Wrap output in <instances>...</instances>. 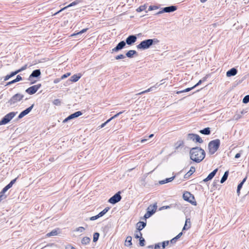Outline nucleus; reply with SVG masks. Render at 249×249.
<instances>
[{
  "label": "nucleus",
  "mask_w": 249,
  "mask_h": 249,
  "mask_svg": "<svg viewBox=\"0 0 249 249\" xmlns=\"http://www.w3.org/2000/svg\"><path fill=\"white\" fill-rule=\"evenodd\" d=\"M175 176H173V177L169 178H167L165 179L160 181L159 183L160 184H163L171 182L175 178Z\"/></svg>",
  "instance_id": "nucleus-23"
},
{
  "label": "nucleus",
  "mask_w": 249,
  "mask_h": 249,
  "mask_svg": "<svg viewBox=\"0 0 249 249\" xmlns=\"http://www.w3.org/2000/svg\"><path fill=\"white\" fill-rule=\"evenodd\" d=\"M183 199L189 202L192 204L196 205V202L195 201H194L195 199L194 196L193 195H192L190 192H186L183 195Z\"/></svg>",
  "instance_id": "nucleus-6"
},
{
  "label": "nucleus",
  "mask_w": 249,
  "mask_h": 249,
  "mask_svg": "<svg viewBox=\"0 0 249 249\" xmlns=\"http://www.w3.org/2000/svg\"><path fill=\"white\" fill-rule=\"evenodd\" d=\"M41 84L34 85L26 89L25 91L29 94H34L38 90V89L41 87Z\"/></svg>",
  "instance_id": "nucleus-8"
},
{
  "label": "nucleus",
  "mask_w": 249,
  "mask_h": 249,
  "mask_svg": "<svg viewBox=\"0 0 249 249\" xmlns=\"http://www.w3.org/2000/svg\"><path fill=\"white\" fill-rule=\"evenodd\" d=\"M157 206L156 204H155L153 205H150L148 208V211L147 213L144 214V218L147 219L150 217L155 212L157 209Z\"/></svg>",
  "instance_id": "nucleus-7"
},
{
  "label": "nucleus",
  "mask_w": 249,
  "mask_h": 249,
  "mask_svg": "<svg viewBox=\"0 0 249 249\" xmlns=\"http://www.w3.org/2000/svg\"><path fill=\"white\" fill-rule=\"evenodd\" d=\"M124 112V111H121V112H119V113H117L116 114H115V115H114L113 116H112V117H111L110 119H109L110 120V121H111V120L117 117L120 114H121L122 113H123V112Z\"/></svg>",
  "instance_id": "nucleus-48"
},
{
  "label": "nucleus",
  "mask_w": 249,
  "mask_h": 249,
  "mask_svg": "<svg viewBox=\"0 0 249 249\" xmlns=\"http://www.w3.org/2000/svg\"><path fill=\"white\" fill-rule=\"evenodd\" d=\"M160 245H161V243H159L155 245V249H160Z\"/></svg>",
  "instance_id": "nucleus-54"
},
{
  "label": "nucleus",
  "mask_w": 249,
  "mask_h": 249,
  "mask_svg": "<svg viewBox=\"0 0 249 249\" xmlns=\"http://www.w3.org/2000/svg\"><path fill=\"white\" fill-rule=\"evenodd\" d=\"M27 68V64H26V65H25L24 66H22V67L20 69H20V71H24V70H26Z\"/></svg>",
  "instance_id": "nucleus-56"
},
{
  "label": "nucleus",
  "mask_w": 249,
  "mask_h": 249,
  "mask_svg": "<svg viewBox=\"0 0 249 249\" xmlns=\"http://www.w3.org/2000/svg\"><path fill=\"white\" fill-rule=\"evenodd\" d=\"M228 175H229L228 171H227L224 173V174L223 176V177H222L221 180H220L221 183H224L227 179Z\"/></svg>",
  "instance_id": "nucleus-28"
},
{
  "label": "nucleus",
  "mask_w": 249,
  "mask_h": 249,
  "mask_svg": "<svg viewBox=\"0 0 249 249\" xmlns=\"http://www.w3.org/2000/svg\"><path fill=\"white\" fill-rule=\"evenodd\" d=\"M99 237V233L98 232H95L93 234V241L94 242H96Z\"/></svg>",
  "instance_id": "nucleus-35"
},
{
  "label": "nucleus",
  "mask_w": 249,
  "mask_h": 249,
  "mask_svg": "<svg viewBox=\"0 0 249 249\" xmlns=\"http://www.w3.org/2000/svg\"><path fill=\"white\" fill-rule=\"evenodd\" d=\"M15 75L13 73V72H11L10 74L9 75H7L5 77H4V81H7L8 80L9 78H10L11 77L14 76Z\"/></svg>",
  "instance_id": "nucleus-44"
},
{
  "label": "nucleus",
  "mask_w": 249,
  "mask_h": 249,
  "mask_svg": "<svg viewBox=\"0 0 249 249\" xmlns=\"http://www.w3.org/2000/svg\"><path fill=\"white\" fill-rule=\"evenodd\" d=\"M65 249H75L71 245H68L66 247Z\"/></svg>",
  "instance_id": "nucleus-61"
},
{
  "label": "nucleus",
  "mask_w": 249,
  "mask_h": 249,
  "mask_svg": "<svg viewBox=\"0 0 249 249\" xmlns=\"http://www.w3.org/2000/svg\"><path fill=\"white\" fill-rule=\"evenodd\" d=\"M6 197V196H2V195L0 194V202L3 199L5 198Z\"/></svg>",
  "instance_id": "nucleus-62"
},
{
  "label": "nucleus",
  "mask_w": 249,
  "mask_h": 249,
  "mask_svg": "<svg viewBox=\"0 0 249 249\" xmlns=\"http://www.w3.org/2000/svg\"><path fill=\"white\" fill-rule=\"evenodd\" d=\"M110 121L109 119L107 120L106 122H105L104 123L102 124L101 125V128H103L107 124L108 122H109Z\"/></svg>",
  "instance_id": "nucleus-55"
},
{
  "label": "nucleus",
  "mask_w": 249,
  "mask_h": 249,
  "mask_svg": "<svg viewBox=\"0 0 249 249\" xmlns=\"http://www.w3.org/2000/svg\"><path fill=\"white\" fill-rule=\"evenodd\" d=\"M182 235V232H180L179 233H178V235L175 237L176 239L177 240V239H178V238H179L181 237V236Z\"/></svg>",
  "instance_id": "nucleus-59"
},
{
  "label": "nucleus",
  "mask_w": 249,
  "mask_h": 249,
  "mask_svg": "<svg viewBox=\"0 0 249 249\" xmlns=\"http://www.w3.org/2000/svg\"><path fill=\"white\" fill-rule=\"evenodd\" d=\"M53 104L56 106H59L61 104V102L59 99H55L53 101Z\"/></svg>",
  "instance_id": "nucleus-45"
},
{
  "label": "nucleus",
  "mask_w": 249,
  "mask_h": 249,
  "mask_svg": "<svg viewBox=\"0 0 249 249\" xmlns=\"http://www.w3.org/2000/svg\"><path fill=\"white\" fill-rule=\"evenodd\" d=\"M15 83H16V82H15V80L14 79V80H12L11 81H10V82H8L7 84V85H11V84H14Z\"/></svg>",
  "instance_id": "nucleus-63"
},
{
  "label": "nucleus",
  "mask_w": 249,
  "mask_h": 249,
  "mask_svg": "<svg viewBox=\"0 0 249 249\" xmlns=\"http://www.w3.org/2000/svg\"><path fill=\"white\" fill-rule=\"evenodd\" d=\"M82 1V0H76L74 1L73 2H71V4L68 5V6H67L63 8H62L59 11H58V12H56L55 14H54V15H57V14L59 13L60 12H61V11L64 10L65 9H67L68 7H70L74 6V5H75L80 3V2H81Z\"/></svg>",
  "instance_id": "nucleus-16"
},
{
  "label": "nucleus",
  "mask_w": 249,
  "mask_h": 249,
  "mask_svg": "<svg viewBox=\"0 0 249 249\" xmlns=\"http://www.w3.org/2000/svg\"><path fill=\"white\" fill-rule=\"evenodd\" d=\"M61 80V78H56L53 81V83L54 84H56V83H59L60 81Z\"/></svg>",
  "instance_id": "nucleus-57"
},
{
  "label": "nucleus",
  "mask_w": 249,
  "mask_h": 249,
  "mask_svg": "<svg viewBox=\"0 0 249 249\" xmlns=\"http://www.w3.org/2000/svg\"><path fill=\"white\" fill-rule=\"evenodd\" d=\"M137 53V52L135 50H129L126 53V56L127 57L132 58L134 54Z\"/></svg>",
  "instance_id": "nucleus-24"
},
{
  "label": "nucleus",
  "mask_w": 249,
  "mask_h": 249,
  "mask_svg": "<svg viewBox=\"0 0 249 249\" xmlns=\"http://www.w3.org/2000/svg\"><path fill=\"white\" fill-rule=\"evenodd\" d=\"M237 70H236V69L233 68L230 69V70H229L226 72V76L227 77H231V76H234L237 74Z\"/></svg>",
  "instance_id": "nucleus-18"
},
{
  "label": "nucleus",
  "mask_w": 249,
  "mask_h": 249,
  "mask_svg": "<svg viewBox=\"0 0 249 249\" xmlns=\"http://www.w3.org/2000/svg\"><path fill=\"white\" fill-rule=\"evenodd\" d=\"M41 75V71L39 69H36L33 71L28 78V80L32 82L33 78H37Z\"/></svg>",
  "instance_id": "nucleus-12"
},
{
  "label": "nucleus",
  "mask_w": 249,
  "mask_h": 249,
  "mask_svg": "<svg viewBox=\"0 0 249 249\" xmlns=\"http://www.w3.org/2000/svg\"><path fill=\"white\" fill-rule=\"evenodd\" d=\"M85 231V228L83 227H79L76 229V231H79L80 232H83Z\"/></svg>",
  "instance_id": "nucleus-47"
},
{
  "label": "nucleus",
  "mask_w": 249,
  "mask_h": 249,
  "mask_svg": "<svg viewBox=\"0 0 249 249\" xmlns=\"http://www.w3.org/2000/svg\"><path fill=\"white\" fill-rule=\"evenodd\" d=\"M15 82H17L22 80V77L19 75H18L17 76L16 78L15 79Z\"/></svg>",
  "instance_id": "nucleus-51"
},
{
  "label": "nucleus",
  "mask_w": 249,
  "mask_h": 249,
  "mask_svg": "<svg viewBox=\"0 0 249 249\" xmlns=\"http://www.w3.org/2000/svg\"><path fill=\"white\" fill-rule=\"evenodd\" d=\"M160 85H158V83H157L154 86L151 87L150 88L148 89H146L145 90H144L143 91H142V92L137 94V95H142V94H144L145 93L150 92V91H152V89L154 88H156L158 87Z\"/></svg>",
  "instance_id": "nucleus-22"
},
{
  "label": "nucleus",
  "mask_w": 249,
  "mask_h": 249,
  "mask_svg": "<svg viewBox=\"0 0 249 249\" xmlns=\"http://www.w3.org/2000/svg\"><path fill=\"white\" fill-rule=\"evenodd\" d=\"M82 114V113L80 111H76L74 112L73 114H71V115H69L67 118H66L64 120L63 123H66L68 122L69 120H70L71 119H72L73 118L78 117L81 115Z\"/></svg>",
  "instance_id": "nucleus-13"
},
{
  "label": "nucleus",
  "mask_w": 249,
  "mask_h": 249,
  "mask_svg": "<svg viewBox=\"0 0 249 249\" xmlns=\"http://www.w3.org/2000/svg\"><path fill=\"white\" fill-rule=\"evenodd\" d=\"M124 58H125V56L122 54H119L118 55H117L116 56H115V58L116 60H119V59H124Z\"/></svg>",
  "instance_id": "nucleus-46"
},
{
  "label": "nucleus",
  "mask_w": 249,
  "mask_h": 249,
  "mask_svg": "<svg viewBox=\"0 0 249 249\" xmlns=\"http://www.w3.org/2000/svg\"><path fill=\"white\" fill-rule=\"evenodd\" d=\"M146 223L144 222H139L137 223L136 224L137 230L141 231L146 226Z\"/></svg>",
  "instance_id": "nucleus-20"
},
{
  "label": "nucleus",
  "mask_w": 249,
  "mask_h": 249,
  "mask_svg": "<svg viewBox=\"0 0 249 249\" xmlns=\"http://www.w3.org/2000/svg\"><path fill=\"white\" fill-rule=\"evenodd\" d=\"M90 241V238L89 237H84L81 240V243L83 245H87L89 243Z\"/></svg>",
  "instance_id": "nucleus-27"
},
{
  "label": "nucleus",
  "mask_w": 249,
  "mask_h": 249,
  "mask_svg": "<svg viewBox=\"0 0 249 249\" xmlns=\"http://www.w3.org/2000/svg\"><path fill=\"white\" fill-rule=\"evenodd\" d=\"M34 104H33L31 106H30V107H28L27 108H26V109H25L24 110L22 111L19 114V115L18 116V119H21L24 116H25L27 114H28L32 110V109H33V108L34 107Z\"/></svg>",
  "instance_id": "nucleus-15"
},
{
  "label": "nucleus",
  "mask_w": 249,
  "mask_h": 249,
  "mask_svg": "<svg viewBox=\"0 0 249 249\" xmlns=\"http://www.w3.org/2000/svg\"><path fill=\"white\" fill-rule=\"evenodd\" d=\"M142 233L140 232V231H136L135 233V237L137 239L142 237Z\"/></svg>",
  "instance_id": "nucleus-36"
},
{
  "label": "nucleus",
  "mask_w": 249,
  "mask_h": 249,
  "mask_svg": "<svg viewBox=\"0 0 249 249\" xmlns=\"http://www.w3.org/2000/svg\"><path fill=\"white\" fill-rule=\"evenodd\" d=\"M199 132L200 133L204 135H209L211 133V131L209 127H206L203 129L200 130Z\"/></svg>",
  "instance_id": "nucleus-26"
},
{
  "label": "nucleus",
  "mask_w": 249,
  "mask_h": 249,
  "mask_svg": "<svg viewBox=\"0 0 249 249\" xmlns=\"http://www.w3.org/2000/svg\"><path fill=\"white\" fill-rule=\"evenodd\" d=\"M177 9V7L176 6L172 5L168 7H164L162 10L158 12L156 15H159L164 12L170 13L176 11Z\"/></svg>",
  "instance_id": "nucleus-10"
},
{
  "label": "nucleus",
  "mask_w": 249,
  "mask_h": 249,
  "mask_svg": "<svg viewBox=\"0 0 249 249\" xmlns=\"http://www.w3.org/2000/svg\"><path fill=\"white\" fill-rule=\"evenodd\" d=\"M190 157L192 160L199 163L205 158V152L200 147H193L190 151Z\"/></svg>",
  "instance_id": "nucleus-1"
},
{
  "label": "nucleus",
  "mask_w": 249,
  "mask_h": 249,
  "mask_svg": "<svg viewBox=\"0 0 249 249\" xmlns=\"http://www.w3.org/2000/svg\"><path fill=\"white\" fill-rule=\"evenodd\" d=\"M243 102L245 104L249 102V95H247L244 97L243 99Z\"/></svg>",
  "instance_id": "nucleus-40"
},
{
  "label": "nucleus",
  "mask_w": 249,
  "mask_h": 249,
  "mask_svg": "<svg viewBox=\"0 0 249 249\" xmlns=\"http://www.w3.org/2000/svg\"><path fill=\"white\" fill-rule=\"evenodd\" d=\"M159 42V40L157 38L148 39L142 41L136 47L138 50H144L149 49L152 45L157 44Z\"/></svg>",
  "instance_id": "nucleus-2"
},
{
  "label": "nucleus",
  "mask_w": 249,
  "mask_h": 249,
  "mask_svg": "<svg viewBox=\"0 0 249 249\" xmlns=\"http://www.w3.org/2000/svg\"><path fill=\"white\" fill-rule=\"evenodd\" d=\"M101 215H100L99 213H98L97 215H95V216H92L91 217L89 218V220H91V221H93V220H95L100 217H101Z\"/></svg>",
  "instance_id": "nucleus-41"
},
{
  "label": "nucleus",
  "mask_w": 249,
  "mask_h": 249,
  "mask_svg": "<svg viewBox=\"0 0 249 249\" xmlns=\"http://www.w3.org/2000/svg\"><path fill=\"white\" fill-rule=\"evenodd\" d=\"M196 135H197V134H192V133L188 134L187 135V138L189 140H191L193 141H195V140H196L195 138H196Z\"/></svg>",
  "instance_id": "nucleus-31"
},
{
  "label": "nucleus",
  "mask_w": 249,
  "mask_h": 249,
  "mask_svg": "<svg viewBox=\"0 0 249 249\" xmlns=\"http://www.w3.org/2000/svg\"><path fill=\"white\" fill-rule=\"evenodd\" d=\"M220 142L219 139H216L211 141L208 144L209 153L210 154H213L218 149Z\"/></svg>",
  "instance_id": "nucleus-3"
},
{
  "label": "nucleus",
  "mask_w": 249,
  "mask_h": 249,
  "mask_svg": "<svg viewBox=\"0 0 249 249\" xmlns=\"http://www.w3.org/2000/svg\"><path fill=\"white\" fill-rule=\"evenodd\" d=\"M193 89H194V87H192L191 88H187V89H185L184 90H180V91H178L177 92V94H179V93H183V92H188V91H190L191 90H192Z\"/></svg>",
  "instance_id": "nucleus-34"
},
{
  "label": "nucleus",
  "mask_w": 249,
  "mask_h": 249,
  "mask_svg": "<svg viewBox=\"0 0 249 249\" xmlns=\"http://www.w3.org/2000/svg\"><path fill=\"white\" fill-rule=\"evenodd\" d=\"M17 112H11L6 114L0 121V125H4L9 123L17 114Z\"/></svg>",
  "instance_id": "nucleus-4"
},
{
  "label": "nucleus",
  "mask_w": 249,
  "mask_h": 249,
  "mask_svg": "<svg viewBox=\"0 0 249 249\" xmlns=\"http://www.w3.org/2000/svg\"><path fill=\"white\" fill-rule=\"evenodd\" d=\"M8 190L6 187H4L2 191L0 192V194L2 195V196H4V193Z\"/></svg>",
  "instance_id": "nucleus-52"
},
{
  "label": "nucleus",
  "mask_w": 249,
  "mask_h": 249,
  "mask_svg": "<svg viewBox=\"0 0 249 249\" xmlns=\"http://www.w3.org/2000/svg\"><path fill=\"white\" fill-rule=\"evenodd\" d=\"M177 240L176 239V238L174 237V238H173L172 239H171L170 240V242L172 244H174V243H175L176 242Z\"/></svg>",
  "instance_id": "nucleus-60"
},
{
  "label": "nucleus",
  "mask_w": 249,
  "mask_h": 249,
  "mask_svg": "<svg viewBox=\"0 0 249 249\" xmlns=\"http://www.w3.org/2000/svg\"><path fill=\"white\" fill-rule=\"evenodd\" d=\"M23 97V95L20 93H17L11 97V98L9 101V103L11 105H14L17 102L21 101Z\"/></svg>",
  "instance_id": "nucleus-5"
},
{
  "label": "nucleus",
  "mask_w": 249,
  "mask_h": 249,
  "mask_svg": "<svg viewBox=\"0 0 249 249\" xmlns=\"http://www.w3.org/2000/svg\"><path fill=\"white\" fill-rule=\"evenodd\" d=\"M137 40V36L135 35H130L128 36L125 40V43L128 45H131Z\"/></svg>",
  "instance_id": "nucleus-14"
},
{
  "label": "nucleus",
  "mask_w": 249,
  "mask_h": 249,
  "mask_svg": "<svg viewBox=\"0 0 249 249\" xmlns=\"http://www.w3.org/2000/svg\"><path fill=\"white\" fill-rule=\"evenodd\" d=\"M12 185H11L10 183L7 185L5 187H6V189H7L8 190L9 189H10L11 187H12Z\"/></svg>",
  "instance_id": "nucleus-64"
},
{
  "label": "nucleus",
  "mask_w": 249,
  "mask_h": 249,
  "mask_svg": "<svg viewBox=\"0 0 249 249\" xmlns=\"http://www.w3.org/2000/svg\"><path fill=\"white\" fill-rule=\"evenodd\" d=\"M196 140H195V141L196 142H198L200 143H201L203 142V141L202 140V139L199 137V136L197 134L196 136Z\"/></svg>",
  "instance_id": "nucleus-37"
},
{
  "label": "nucleus",
  "mask_w": 249,
  "mask_h": 249,
  "mask_svg": "<svg viewBox=\"0 0 249 249\" xmlns=\"http://www.w3.org/2000/svg\"><path fill=\"white\" fill-rule=\"evenodd\" d=\"M158 8V7L157 6H150L148 8V11H151V10H154V9H156Z\"/></svg>",
  "instance_id": "nucleus-53"
},
{
  "label": "nucleus",
  "mask_w": 249,
  "mask_h": 249,
  "mask_svg": "<svg viewBox=\"0 0 249 249\" xmlns=\"http://www.w3.org/2000/svg\"><path fill=\"white\" fill-rule=\"evenodd\" d=\"M109 209H110L109 207H106L102 212H101L99 213L100 214V215L102 217L103 215H104L109 211Z\"/></svg>",
  "instance_id": "nucleus-33"
},
{
  "label": "nucleus",
  "mask_w": 249,
  "mask_h": 249,
  "mask_svg": "<svg viewBox=\"0 0 249 249\" xmlns=\"http://www.w3.org/2000/svg\"><path fill=\"white\" fill-rule=\"evenodd\" d=\"M71 74V73L70 72H68V73H67L66 74H63V75H62V76L61 77V80L62 79H64L66 78H67V77H68L69 76H70Z\"/></svg>",
  "instance_id": "nucleus-50"
},
{
  "label": "nucleus",
  "mask_w": 249,
  "mask_h": 249,
  "mask_svg": "<svg viewBox=\"0 0 249 249\" xmlns=\"http://www.w3.org/2000/svg\"><path fill=\"white\" fill-rule=\"evenodd\" d=\"M203 81H205V79H204ZM202 81L203 80H200L197 84H196L195 86H193L194 87V88L196 86L199 85L202 83Z\"/></svg>",
  "instance_id": "nucleus-58"
},
{
  "label": "nucleus",
  "mask_w": 249,
  "mask_h": 249,
  "mask_svg": "<svg viewBox=\"0 0 249 249\" xmlns=\"http://www.w3.org/2000/svg\"><path fill=\"white\" fill-rule=\"evenodd\" d=\"M196 171V169L194 167L191 166L190 170L184 175V178L185 179H187L191 176Z\"/></svg>",
  "instance_id": "nucleus-19"
},
{
  "label": "nucleus",
  "mask_w": 249,
  "mask_h": 249,
  "mask_svg": "<svg viewBox=\"0 0 249 249\" xmlns=\"http://www.w3.org/2000/svg\"><path fill=\"white\" fill-rule=\"evenodd\" d=\"M81 74H74L71 77L70 81L73 82H76L81 78Z\"/></svg>",
  "instance_id": "nucleus-21"
},
{
  "label": "nucleus",
  "mask_w": 249,
  "mask_h": 249,
  "mask_svg": "<svg viewBox=\"0 0 249 249\" xmlns=\"http://www.w3.org/2000/svg\"><path fill=\"white\" fill-rule=\"evenodd\" d=\"M126 45V43L124 41H121L120 42L117 46L112 49L111 53H116L120 50L123 49Z\"/></svg>",
  "instance_id": "nucleus-11"
},
{
  "label": "nucleus",
  "mask_w": 249,
  "mask_h": 249,
  "mask_svg": "<svg viewBox=\"0 0 249 249\" xmlns=\"http://www.w3.org/2000/svg\"><path fill=\"white\" fill-rule=\"evenodd\" d=\"M58 233V231L57 230H53L52 231L48 233L47 234V236L48 237L55 236V235H57Z\"/></svg>",
  "instance_id": "nucleus-30"
},
{
  "label": "nucleus",
  "mask_w": 249,
  "mask_h": 249,
  "mask_svg": "<svg viewBox=\"0 0 249 249\" xmlns=\"http://www.w3.org/2000/svg\"><path fill=\"white\" fill-rule=\"evenodd\" d=\"M101 215H100L99 213H98L97 215H95V216H92L91 217L89 218V220H91V221H93V220H95L100 217H101Z\"/></svg>",
  "instance_id": "nucleus-42"
},
{
  "label": "nucleus",
  "mask_w": 249,
  "mask_h": 249,
  "mask_svg": "<svg viewBox=\"0 0 249 249\" xmlns=\"http://www.w3.org/2000/svg\"><path fill=\"white\" fill-rule=\"evenodd\" d=\"M188 220V219L186 220V222H185V225L184 226V227L183 228V230H188L190 228V225L188 226L187 224Z\"/></svg>",
  "instance_id": "nucleus-49"
},
{
  "label": "nucleus",
  "mask_w": 249,
  "mask_h": 249,
  "mask_svg": "<svg viewBox=\"0 0 249 249\" xmlns=\"http://www.w3.org/2000/svg\"><path fill=\"white\" fill-rule=\"evenodd\" d=\"M87 30H88V28L83 29L81 31H80V32H78V33H77L76 34H73L71 36H77V35H81V34L86 32Z\"/></svg>",
  "instance_id": "nucleus-38"
},
{
  "label": "nucleus",
  "mask_w": 249,
  "mask_h": 249,
  "mask_svg": "<svg viewBox=\"0 0 249 249\" xmlns=\"http://www.w3.org/2000/svg\"><path fill=\"white\" fill-rule=\"evenodd\" d=\"M183 145V142L182 141H178L175 144V149H178L179 147Z\"/></svg>",
  "instance_id": "nucleus-32"
},
{
  "label": "nucleus",
  "mask_w": 249,
  "mask_h": 249,
  "mask_svg": "<svg viewBox=\"0 0 249 249\" xmlns=\"http://www.w3.org/2000/svg\"><path fill=\"white\" fill-rule=\"evenodd\" d=\"M218 171V169H215L212 172L209 174L206 178L203 179L204 182H207L209 180H211L214 176L215 175L216 173Z\"/></svg>",
  "instance_id": "nucleus-17"
},
{
  "label": "nucleus",
  "mask_w": 249,
  "mask_h": 249,
  "mask_svg": "<svg viewBox=\"0 0 249 249\" xmlns=\"http://www.w3.org/2000/svg\"><path fill=\"white\" fill-rule=\"evenodd\" d=\"M131 240L132 237L131 236H127L125 240V245L126 246H130L132 245Z\"/></svg>",
  "instance_id": "nucleus-29"
},
{
  "label": "nucleus",
  "mask_w": 249,
  "mask_h": 249,
  "mask_svg": "<svg viewBox=\"0 0 249 249\" xmlns=\"http://www.w3.org/2000/svg\"><path fill=\"white\" fill-rule=\"evenodd\" d=\"M144 243H145L144 239L142 237H141L140 239V242H139L140 245L142 247H143L145 245Z\"/></svg>",
  "instance_id": "nucleus-43"
},
{
  "label": "nucleus",
  "mask_w": 249,
  "mask_h": 249,
  "mask_svg": "<svg viewBox=\"0 0 249 249\" xmlns=\"http://www.w3.org/2000/svg\"><path fill=\"white\" fill-rule=\"evenodd\" d=\"M247 177L245 178L243 180H242V182H241L237 186V193L238 194V195H239L240 194V190L242 188V186L243 185V184L244 183V182L246 181V179H247Z\"/></svg>",
  "instance_id": "nucleus-25"
},
{
  "label": "nucleus",
  "mask_w": 249,
  "mask_h": 249,
  "mask_svg": "<svg viewBox=\"0 0 249 249\" xmlns=\"http://www.w3.org/2000/svg\"><path fill=\"white\" fill-rule=\"evenodd\" d=\"M146 9V6L144 5H142L141 6H140L137 9V12H142V11H143L144 10H145Z\"/></svg>",
  "instance_id": "nucleus-39"
},
{
  "label": "nucleus",
  "mask_w": 249,
  "mask_h": 249,
  "mask_svg": "<svg viewBox=\"0 0 249 249\" xmlns=\"http://www.w3.org/2000/svg\"><path fill=\"white\" fill-rule=\"evenodd\" d=\"M122 197L120 195V192H118L116 194H115L113 196L110 197L108 202L110 203L114 204L121 200Z\"/></svg>",
  "instance_id": "nucleus-9"
}]
</instances>
